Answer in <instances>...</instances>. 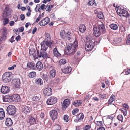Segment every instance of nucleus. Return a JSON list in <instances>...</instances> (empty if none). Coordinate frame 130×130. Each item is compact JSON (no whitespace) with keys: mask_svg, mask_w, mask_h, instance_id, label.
Returning a JSON list of instances; mask_svg holds the SVG:
<instances>
[{"mask_svg":"<svg viewBox=\"0 0 130 130\" xmlns=\"http://www.w3.org/2000/svg\"><path fill=\"white\" fill-rule=\"evenodd\" d=\"M115 10L117 14L120 16H122L126 17L129 16L128 12L123 8L119 7H116Z\"/></svg>","mask_w":130,"mask_h":130,"instance_id":"3","label":"nucleus"},{"mask_svg":"<svg viewBox=\"0 0 130 130\" xmlns=\"http://www.w3.org/2000/svg\"><path fill=\"white\" fill-rule=\"evenodd\" d=\"M63 102H64V103H65V104L67 106L70 103V101L68 100L67 99H65L64 100Z\"/></svg>","mask_w":130,"mask_h":130,"instance_id":"55","label":"nucleus"},{"mask_svg":"<svg viewBox=\"0 0 130 130\" xmlns=\"http://www.w3.org/2000/svg\"><path fill=\"white\" fill-rule=\"evenodd\" d=\"M51 37L50 36L49 34L47 33L46 34L45 40L43 41L47 43H49L50 45H52V44H53V41L51 40Z\"/></svg>","mask_w":130,"mask_h":130,"instance_id":"14","label":"nucleus"},{"mask_svg":"<svg viewBox=\"0 0 130 130\" xmlns=\"http://www.w3.org/2000/svg\"><path fill=\"white\" fill-rule=\"evenodd\" d=\"M21 37L19 35H18L15 38V40L18 41H20V40Z\"/></svg>","mask_w":130,"mask_h":130,"instance_id":"62","label":"nucleus"},{"mask_svg":"<svg viewBox=\"0 0 130 130\" xmlns=\"http://www.w3.org/2000/svg\"><path fill=\"white\" fill-rule=\"evenodd\" d=\"M42 77L43 79L46 82H47L48 78V75L43 74L42 75Z\"/></svg>","mask_w":130,"mask_h":130,"instance_id":"45","label":"nucleus"},{"mask_svg":"<svg viewBox=\"0 0 130 130\" xmlns=\"http://www.w3.org/2000/svg\"><path fill=\"white\" fill-rule=\"evenodd\" d=\"M7 37L6 34H4L1 37H0V44L2 41H4L6 39Z\"/></svg>","mask_w":130,"mask_h":130,"instance_id":"35","label":"nucleus"},{"mask_svg":"<svg viewBox=\"0 0 130 130\" xmlns=\"http://www.w3.org/2000/svg\"><path fill=\"white\" fill-rule=\"evenodd\" d=\"M45 5L44 4H42L40 6V8L41 9L44 11L45 9Z\"/></svg>","mask_w":130,"mask_h":130,"instance_id":"59","label":"nucleus"},{"mask_svg":"<svg viewBox=\"0 0 130 130\" xmlns=\"http://www.w3.org/2000/svg\"><path fill=\"white\" fill-rule=\"evenodd\" d=\"M12 83L16 88H19L20 84V79L18 78L14 79L12 81Z\"/></svg>","mask_w":130,"mask_h":130,"instance_id":"11","label":"nucleus"},{"mask_svg":"<svg viewBox=\"0 0 130 130\" xmlns=\"http://www.w3.org/2000/svg\"><path fill=\"white\" fill-rule=\"evenodd\" d=\"M36 53L35 54V58L37 59L38 58H41V52L42 51L41 49L40 51L36 49Z\"/></svg>","mask_w":130,"mask_h":130,"instance_id":"25","label":"nucleus"},{"mask_svg":"<svg viewBox=\"0 0 130 130\" xmlns=\"http://www.w3.org/2000/svg\"><path fill=\"white\" fill-rule=\"evenodd\" d=\"M78 47L77 42L75 41L73 44L70 43L68 44L66 47V51L67 54H73L76 50Z\"/></svg>","mask_w":130,"mask_h":130,"instance_id":"1","label":"nucleus"},{"mask_svg":"<svg viewBox=\"0 0 130 130\" xmlns=\"http://www.w3.org/2000/svg\"><path fill=\"white\" fill-rule=\"evenodd\" d=\"M15 36H12L11 38L9 40V41L11 43H12L13 42L15 41V40H14V38Z\"/></svg>","mask_w":130,"mask_h":130,"instance_id":"53","label":"nucleus"},{"mask_svg":"<svg viewBox=\"0 0 130 130\" xmlns=\"http://www.w3.org/2000/svg\"><path fill=\"white\" fill-rule=\"evenodd\" d=\"M42 18V16H41V14L39 15L37 18L36 19L35 22L38 23L40 20V19Z\"/></svg>","mask_w":130,"mask_h":130,"instance_id":"51","label":"nucleus"},{"mask_svg":"<svg viewBox=\"0 0 130 130\" xmlns=\"http://www.w3.org/2000/svg\"><path fill=\"white\" fill-rule=\"evenodd\" d=\"M79 109L78 108H76L73 111L72 114L73 115H75L76 113H77Z\"/></svg>","mask_w":130,"mask_h":130,"instance_id":"54","label":"nucleus"},{"mask_svg":"<svg viewBox=\"0 0 130 130\" xmlns=\"http://www.w3.org/2000/svg\"><path fill=\"white\" fill-rule=\"evenodd\" d=\"M10 97L9 96H5L3 98V100L5 102H10Z\"/></svg>","mask_w":130,"mask_h":130,"instance_id":"36","label":"nucleus"},{"mask_svg":"<svg viewBox=\"0 0 130 130\" xmlns=\"http://www.w3.org/2000/svg\"><path fill=\"white\" fill-rule=\"evenodd\" d=\"M36 67L38 69L42 70L43 69V64L41 62L38 61L36 64Z\"/></svg>","mask_w":130,"mask_h":130,"instance_id":"27","label":"nucleus"},{"mask_svg":"<svg viewBox=\"0 0 130 130\" xmlns=\"http://www.w3.org/2000/svg\"><path fill=\"white\" fill-rule=\"evenodd\" d=\"M50 19L48 17H46L42 20L39 23L41 26H44L48 24L49 22Z\"/></svg>","mask_w":130,"mask_h":130,"instance_id":"12","label":"nucleus"},{"mask_svg":"<svg viewBox=\"0 0 130 130\" xmlns=\"http://www.w3.org/2000/svg\"><path fill=\"white\" fill-rule=\"evenodd\" d=\"M64 35L65 32L64 30L63 31L60 33V36L61 38L62 39H64L65 38V36Z\"/></svg>","mask_w":130,"mask_h":130,"instance_id":"49","label":"nucleus"},{"mask_svg":"<svg viewBox=\"0 0 130 130\" xmlns=\"http://www.w3.org/2000/svg\"><path fill=\"white\" fill-rule=\"evenodd\" d=\"M84 115L82 113H80L77 115L76 118L75 119L74 121L75 122H78L80 121V120L83 119L84 117Z\"/></svg>","mask_w":130,"mask_h":130,"instance_id":"16","label":"nucleus"},{"mask_svg":"<svg viewBox=\"0 0 130 130\" xmlns=\"http://www.w3.org/2000/svg\"><path fill=\"white\" fill-rule=\"evenodd\" d=\"M82 102L81 100H76L74 102L73 104L76 107H77L81 105Z\"/></svg>","mask_w":130,"mask_h":130,"instance_id":"30","label":"nucleus"},{"mask_svg":"<svg viewBox=\"0 0 130 130\" xmlns=\"http://www.w3.org/2000/svg\"><path fill=\"white\" fill-rule=\"evenodd\" d=\"M40 4H37V5L36 8H35V12H40Z\"/></svg>","mask_w":130,"mask_h":130,"instance_id":"41","label":"nucleus"},{"mask_svg":"<svg viewBox=\"0 0 130 130\" xmlns=\"http://www.w3.org/2000/svg\"><path fill=\"white\" fill-rule=\"evenodd\" d=\"M70 34L71 33L69 31L67 32L66 34L65 37H66L68 40H69L71 38V35Z\"/></svg>","mask_w":130,"mask_h":130,"instance_id":"40","label":"nucleus"},{"mask_svg":"<svg viewBox=\"0 0 130 130\" xmlns=\"http://www.w3.org/2000/svg\"><path fill=\"white\" fill-rule=\"evenodd\" d=\"M121 110L124 116L126 115L127 113V110L126 109L123 108H122L121 109Z\"/></svg>","mask_w":130,"mask_h":130,"instance_id":"46","label":"nucleus"},{"mask_svg":"<svg viewBox=\"0 0 130 130\" xmlns=\"http://www.w3.org/2000/svg\"><path fill=\"white\" fill-rule=\"evenodd\" d=\"M5 124L8 127L11 126L13 124V122L11 119L9 118H7L6 120Z\"/></svg>","mask_w":130,"mask_h":130,"instance_id":"20","label":"nucleus"},{"mask_svg":"<svg viewBox=\"0 0 130 130\" xmlns=\"http://www.w3.org/2000/svg\"><path fill=\"white\" fill-rule=\"evenodd\" d=\"M56 98L50 97L47 100L46 103L48 105H51L56 103L57 101Z\"/></svg>","mask_w":130,"mask_h":130,"instance_id":"9","label":"nucleus"},{"mask_svg":"<svg viewBox=\"0 0 130 130\" xmlns=\"http://www.w3.org/2000/svg\"><path fill=\"white\" fill-rule=\"evenodd\" d=\"M88 4L90 6L94 5L96 6L97 5L96 3L95 2V0H89V1L88 2Z\"/></svg>","mask_w":130,"mask_h":130,"instance_id":"33","label":"nucleus"},{"mask_svg":"<svg viewBox=\"0 0 130 130\" xmlns=\"http://www.w3.org/2000/svg\"><path fill=\"white\" fill-rule=\"evenodd\" d=\"M10 88L6 86H2L1 90V92L4 94L8 93L10 91Z\"/></svg>","mask_w":130,"mask_h":130,"instance_id":"13","label":"nucleus"},{"mask_svg":"<svg viewBox=\"0 0 130 130\" xmlns=\"http://www.w3.org/2000/svg\"><path fill=\"white\" fill-rule=\"evenodd\" d=\"M16 65L14 64L11 67H9L8 68V69L10 70H12L14 69V68L16 67Z\"/></svg>","mask_w":130,"mask_h":130,"instance_id":"57","label":"nucleus"},{"mask_svg":"<svg viewBox=\"0 0 130 130\" xmlns=\"http://www.w3.org/2000/svg\"><path fill=\"white\" fill-rule=\"evenodd\" d=\"M66 63V60L64 59H62L59 61V63L60 65L64 64Z\"/></svg>","mask_w":130,"mask_h":130,"instance_id":"44","label":"nucleus"},{"mask_svg":"<svg viewBox=\"0 0 130 130\" xmlns=\"http://www.w3.org/2000/svg\"><path fill=\"white\" fill-rule=\"evenodd\" d=\"M99 96L101 99L106 98V94H100L99 95Z\"/></svg>","mask_w":130,"mask_h":130,"instance_id":"43","label":"nucleus"},{"mask_svg":"<svg viewBox=\"0 0 130 130\" xmlns=\"http://www.w3.org/2000/svg\"><path fill=\"white\" fill-rule=\"evenodd\" d=\"M6 110L8 114L13 115L16 112V108L13 105H10L7 107Z\"/></svg>","mask_w":130,"mask_h":130,"instance_id":"6","label":"nucleus"},{"mask_svg":"<svg viewBox=\"0 0 130 130\" xmlns=\"http://www.w3.org/2000/svg\"><path fill=\"white\" fill-rule=\"evenodd\" d=\"M31 107L28 106H25L22 109V111L24 113L27 114L29 113L31 110Z\"/></svg>","mask_w":130,"mask_h":130,"instance_id":"19","label":"nucleus"},{"mask_svg":"<svg viewBox=\"0 0 130 130\" xmlns=\"http://www.w3.org/2000/svg\"><path fill=\"white\" fill-rule=\"evenodd\" d=\"M9 21V18H5L3 19V23L4 25H5L8 23Z\"/></svg>","mask_w":130,"mask_h":130,"instance_id":"39","label":"nucleus"},{"mask_svg":"<svg viewBox=\"0 0 130 130\" xmlns=\"http://www.w3.org/2000/svg\"><path fill=\"white\" fill-rule=\"evenodd\" d=\"M93 30L94 34L96 37H98L100 35L101 32L97 27L94 28Z\"/></svg>","mask_w":130,"mask_h":130,"instance_id":"18","label":"nucleus"},{"mask_svg":"<svg viewBox=\"0 0 130 130\" xmlns=\"http://www.w3.org/2000/svg\"><path fill=\"white\" fill-rule=\"evenodd\" d=\"M97 16L98 18L100 19H102L103 17V13L100 12H99L98 13Z\"/></svg>","mask_w":130,"mask_h":130,"instance_id":"48","label":"nucleus"},{"mask_svg":"<svg viewBox=\"0 0 130 130\" xmlns=\"http://www.w3.org/2000/svg\"><path fill=\"white\" fill-rule=\"evenodd\" d=\"M20 18L21 20H23L25 18V16L23 14H21L20 15Z\"/></svg>","mask_w":130,"mask_h":130,"instance_id":"60","label":"nucleus"},{"mask_svg":"<svg viewBox=\"0 0 130 130\" xmlns=\"http://www.w3.org/2000/svg\"><path fill=\"white\" fill-rule=\"evenodd\" d=\"M41 52V58L42 57L43 58H49L48 55L46 51L42 50Z\"/></svg>","mask_w":130,"mask_h":130,"instance_id":"22","label":"nucleus"},{"mask_svg":"<svg viewBox=\"0 0 130 130\" xmlns=\"http://www.w3.org/2000/svg\"><path fill=\"white\" fill-rule=\"evenodd\" d=\"M56 71L54 69H53L50 71V77L51 78L54 77L55 76Z\"/></svg>","mask_w":130,"mask_h":130,"instance_id":"32","label":"nucleus"},{"mask_svg":"<svg viewBox=\"0 0 130 130\" xmlns=\"http://www.w3.org/2000/svg\"><path fill=\"white\" fill-rule=\"evenodd\" d=\"M121 41V38H119L117 39V40L115 41L116 43H120Z\"/></svg>","mask_w":130,"mask_h":130,"instance_id":"56","label":"nucleus"},{"mask_svg":"<svg viewBox=\"0 0 130 130\" xmlns=\"http://www.w3.org/2000/svg\"><path fill=\"white\" fill-rule=\"evenodd\" d=\"M90 126L89 125H86L85 127V129L83 130H89Z\"/></svg>","mask_w":130,"mask_h":130,"instance_id":"63","label":"nucleus"},{"mask_svg":"<svg viewBox=\"0 0 130 130\" xmlns=\"http://www.w3.org/2000/svg\"><path fill=\"white\" fill-rule=\"evenodd\" d=\"M52 44H52V45L50 46L49 43H47L46 42L43 41L40 44L41 49L46 51V50L48 47L50 48H51L52 46Z\"/></svg>","mask_w":130,"mask_h":130,"instance_id":"7","label":"nucleus"},{"mask_svg":"<svg viewBox=\"0 0 130 130\" xmlns=\"http://www.w3.org/2000/svg\"><path fill=\"white\" fill-rule=\"evenodd\" d=\"M72 70V68L70 67H67L66 68L61 69L63 73L65 74H67L71 72Z\"/></svg>","mask_w":130,"mask_h":130,"instance_id":"21","label":"nucleus"},{"mask_svg":"<svg viewBox=\"0 0 130 130\" xmlns=\"http://www.w3.org/2000/svg\"><path fill=\"white\" fill-rule=\"evenodd\" d=\"M13 18L14 19V21L15 22H17L18 21V17L16 15H14L13 16Z\"/></svg>","mask_w":130,"mask_h":130,"instance_id":"58","label":"nucleus"},{"mask_svg":"<svg viewBox=\"0 0 130 130\" xmlns=\"http://www.w3.org/2000/svg\"><path fill=\"white\" fill-rule=\"evenodd\" d=\"M43 93L46 96H50L52 93V89L50 88H47L44 89Z\"/></svg>","mask_w":130,"mask_h":130,"instance_id":"15","label":"nucleus"},{"mask_svg":"<svg viewBox=\"0 0 130 130\" xmlns=\"http://www.w3.org/2000/svg\"><path fill=\"white\" fill-rule=\"evenodd\" d=\"M36 83L39 85H42L43 84L42 80L41 78H39L36 80Z\"/></svg>","mask_w":130,"mask_h":130,"instance_id":"38","label":"nucleus"},{"mask_svg":"<svg viewBox=\"0 0 130 130\" xmlns=\"http://www.w3.org/2000/svg\"><path fill=\"white\" fill-rule=\"evenodd\" d=\"M29 123L30 125L37 124L38 123L37 116L35 115H30L29 117Z\"/></svg>","mask_w":130,"mask_h":130,"instance_id":"5","label":"nucleus"},{"mask_svg":"<svg viewBox=\"0 0 130 130\" xmlns=\"http://www.w3.org/2000/svg\"><path fill=\"white\" fill-rule=\"evenodd\" d=\"M124 71L125 73V75H128L130 73V69H127L125 70Z\"/></svg>","mask_w":130,"mask_h":130,"instance_id":"52","label":"nucleus"},{"mask_svg":"<svg viewBox=\"0 0 130 130\" xmlns=\"http://www.w3.org/2000/svg\"><path fill=\"white\" fill-rule=\"evenodd\" d=\"M86 30L85 26L83 24H80L79 27V31L82 32H84Z\"/></svg>","mask_w":130,"mask_h":130,"instance_id":"28","label":"nucleus"},{"mask_svg":"<svg viewBox=\"0 0 130 130\" xmlns=\"http://www.w3.org/2000/svg\"><path fill=\"white\" fill-rule=\"evenodd\" d=\"M36 73L35 72H30L29 74V77L30 78H33L36 76Z\"/></svg>","mask_w":130,"mask_h":130,"instance_id":"37","label":"nucleus"},{"mask_svg":"<svg viewBox=\"0 0 130 130\" xmlns=\"http://www.w3.org/2000/svg\"><path fill=\"white\" fill-rule=\"evenodd\" d=\"M102 33L105 32V29L103 23L102 22H100V23L99 24L98 26L97 27Z\"/></svg>","mask_w":130,"mask_h":130,"instance_id":"17","label":"nucleus"},{"mask_svg":"<svg viewBox=\"0 0 130 130\" xmlns=\"http://www.w3.org/2000/svg\"><path fill=\"white\" fill-rule=\"evenodd\" d=\"M13 97L14 98V100L18 102L20 101V98L19 95L16 94H14L13 95Z\"/></svg>","mask_w":130,"mask_h":130,"instance_id":"34","label":"nucleus"},{"mask_svg":"<svg viewBox=\"0 0 130 130\" xmlns=\"http://www.w3.org/2000/svg\"><path fill=\"white\" fill-rule=\"evenodd\" d=\"M117 119L119 121H122L123 119V117L121 115H119L117 116Z\"/></svg>","mask_w":130,"mask_h":130,"instance_id":"50","label":"nucleus"},{"mask_svg":"<svg viewBox=\"0 0 130 130\" xmlns=\"http://www.w3.org/2000/svg\"><path fill=\"white\" fill-rule=\"evenodd\" d=\"M50 116L53 120L56 119L58 116V113L55 110H52L49 113Z\"/></svg>","mask_w":130,"mask_h":130,"instance_id":"8","label":"nucleus"},{"mask_svg":"<svg viewBox=\"0 0 130 130\" xmlns=\"http://www.w3.org/2000/svg\"><path fill=\"white\" fill-rule=\"evenodd\" d=\"M41 96L40 94L38 95L37 96L32 97V99L33 101H36L37 102L41 101Z\"/></svg>","mask_w":130,"mask_h":130,"instance_id":"24","label":"nucleus"},{"mask_svg":"<svg viewBox=\"0 0 130 130\" xmlns=\"http://www.w3.org/2000/svg\"><path fill=\"white\" fill-rule=\"evenodd\" d=\"M5 116V113L3 109L0 108V119L2 120Z\"/></svg>","mask_w":130,"mask_h":130,"instance_id":"31","label":"nucleus"},{"mask_svg":"<svg viewBox=\"0 0 130 130\" xmlns=\"http://www.w3.org/2000/svg\"><path fill=\"white\" fill-rule=\"evenodd\" d=\"M11 9L8 7H6L5 9L3 11V14L5 17L10 18L11 16Z\"/></svg>","mask_w":130,"mask_h":130,"instance_id":"10","label":"nucleus"},{"mask_svg":"<svg viewBox=\"0 0 130 130\" xmlns=\"http://www.w3.org/2000/svg\"><path fill=\"white\" fill-rule=\"evenodd\" d=\"M13 77V75L11 72H6L3 75L2 79L4 82L7 83L10 81Z\"/></svg>","mask_w":130,"mask_h":130,"instance_id":"2","label":"nucleus"},{"mask_svg":"<svg viewBox=\"0 0 130 130\" xmlns=\"http://www.w3.org/2000/svg\"><path fill=\"white\" fill-rule=\"evenodd\" d=\"M69 116L67 115H65L63 116V119L65 122H67L68 121Z\"/></svg>","mask_w":130,"mask_h":130,"instance_id":"47","label":"nucleus"},{"mask_svg":"<svg viewBox=\"0 0 130 130\" xmlns=\"http://www.w3.org/2000/svg\"><path fill=\"white\" fill-rule=\"evenodd\" d=\"M102 121H98L97 122L96 124L99 126H101L102 124Z\"/></svg>","mask_w":130,"mask_h":130,"instance_id":"64","label":"nucleus"},{"mask_svg":"<svg viewBox=\"0 0 130 130\" xmlns=\"http://www.w3.org/2000/svg\"><path fill=\"white\" fill-rule=\"evenodd\" d=\"M27 66L28 68L30 69L34 70L36 68L35 64L32 62H30L28 63Z\"/></svg>","mask_w":130,"mask_h":130,"instance_id":"23","label":"nucleus"},{"mask_svg":"<svg viewBox=\"0 0 130 130\" xmlns=\"http://www.w3.org/2000/svg\"><path fill=\"white\" fill-rule=\"evenodd\" d=\"M9 100H10V102L14 100V98L13 97V95L12 96H10Z\"/></svg>","mask_w":130,"mask_h":130,"instance_id":"61","label":"nucleus"},{"mask_svg":"<svg viewBox=\"0 0 130 130\" xmlns=\"http://www.w3.org/2000/svg\"><path fill=\"white\" fill-rule=\"evenodd\" d=\"M94 46V42L91 40H88L86 43L85 49L88 51H91Z\"/></svg>","mask_w":130,"mask_h":130,"instance_id":"4","label":"nucleus"},{"mask_svg":"<svg viewBox=\"0 0 130 130\" xmlns=\"http://www.w3.org/2000/svg\"><path fill=\"white\" fill-rule=\"evenodd\" d=\"M53 53L54 55L55 56L60 57L61 55V54L59 52L56 48L53 49Z\"/></svg>","mask_w":130,"mask_h":130,"instance_id":"29","label":"nucleus"},{"mask_svg":"<svg viewBox=\"0 0 130 130\" xmlns=\"http://www.w3.org/2000/svg\"><path fill=\"white\" fill-rule=\"evenodd\" d=\"M54 7V6L48 3L46 6L45 7V10L46 11L50 12Z\"/></svg>","mask_w":130,"mask_h":130,"instance_id":"26","label":"nucleus"},{"mask_svg":"<svg viewBox=\"0 0 130 130\" xmlns=\"http://www.w3.org/2000/svg\"><path fill=\"white\" fill-rule=\"evenodd\" d=\"M114 96V95L112 94L110 98L108 101V104H111L114 101V99L113 97Z\"/></svg>","mask_w":130,"mask_h":130,"instance_id":"42","label":"nucleus"}]
</instances>
